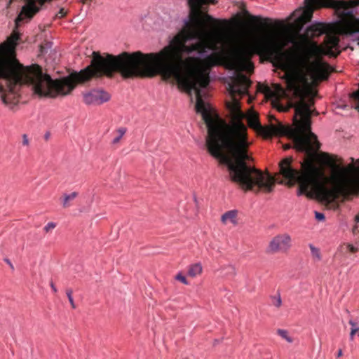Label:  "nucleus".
<instances>
[{
	"instance_id": "24",
	"label": "nucleus",
	"mask_w": 359,
	"mask_h": 359,
	"mask_svg": "<svg viewBox=\"0 0 359 359\" xmlns=\"http://www.w3.org/2000/svg\"><path fill=\"white\" fill-rule=\"evenodd\" d=\"M273 107H275L278 111L284 112L289 111L290 107H294V104H290L288 107H284L278 102H273Z\"/></svg>"
},
{
	"instance_id": "36",
	"label": "nucleus",
	"mask_w": 359,
	"mask_h": 359,
	"mask_svg": "<svg viewBox=\"0 0 359 359\" xmlns=\"http://www.w3.org/2000/svg\"><path fill=\"white\" fill-rule=\"evenodd\" d=\"M50 287L53 289V292H57V289L53 282L50 283Z\"/></svg>"
},
{
	"instance_id": "17",
	"label": "nucleus",
	"mask_w": 359,
	"mask_h": 359,
	"mask_svg": "<svg viewBox=\"0 0 359 359\" xmlns=\"http://www.w3.org/2000/svg\"><path fill=\"white\" fill-rule=\"evenodd\" d=\"M221 274L225 276H235L236 274V268L233 265H226L221 269Z\"/></svg>"
},
{
	"instance_id": "23",
	"label": "nucleus",
	"mask_w": 359,
	"mask_h": 359,
	"mask_svg": "<svg viewBox=\"0 0 359 359\" xmlns=\"http://www.w3.org/2000/svg\"><path fill=\"white\" fill-rule=\"evenodd\" d=\"M349 324L351 325V330L350 333L351 339H353L355 334L359 330V326L358 324L352 320H349Z\"/></svg>"
},
{
	"instance_id": "13",
	"label": "nucleus",
	"mask_w": 359,
	"mask_h": 359,
	"mask_svg": "<svg viewBox=\"0 0 359 359\" xmlns=\"http://www.w3.org/2000/svg\"><path fill=\"white\" fill-rule=\"evenodd\" d=\"M238 211L236 210H231L226 212L222 215L221 221L223 223H226L227 220H229L233 225L238 224L236 219Z\"/></svg>"
},
{
	"instance_id": "12",
	"label": "nucleus",
	"mask_w": 359,
	"mask_h": 359,
	"mask_svg": "<svg viewBox=\"0 0 359 359\" xmlns=\"http://www.w3.org/2000/svg\"><path fill=\"white\" fill-rule=\"evenodd\" d=\"M53 42L46 41L45 45H39V55H45L48 54L46 58V61H50L52 63H57L59 61L60 55L56 50L53 49Z\"/></svg>"
},
{
	"instance_id": "16",
	"label": "nucleus",
	"mask_w": 359,
	"mask_h": 359,
	"mask_svg": "<svg viewBox=\"0 0 359 359\" xmlns=\"http://www.w3.org/2000/svg\"><path fill=\"white\" fill-rule=\"evenodd\" d=\"M339 43V39L336 36H329L327 41V54L334 55L332 53V48H335L338 46Z\"/></svg>"
},
{
	"instance_id": "5",
	"label": "nucleus",
	"mask_w": 359,
	"mask_h": 359,
	"mask_svg": "<svg viewBox=\"0 0 359 359\" xmlns=\"http://www.w3.org/2000/svg\"><path fill=\"white\" fill-rule=\"evenodd\" d=\"M22 19V7L20 8L15 20V29L0 44V79L6 80L8 90V93L1 95V98L11 107L18 103L22 86V65L16 57V46L20 37L18 28Z\"/></svg>"
},
{
	"instance_id": "45",
	"label": "nucleus",
	"mask_w": 359,
	"mask_h": 359,
	"mask_svg": "<svg viewBox=\"0 0 359 359\" xmlns=\"http://www.w3.org/2000/svg\"><path fill=\"white\" fill-rule=\"evenodd\" d=\"M278 183L282 184H283V181L281 180V181L278 182Z\"/></svg>"
},
{
	"instance_id": "33",
	"label": "nucleus",
	"mask_w": 359,
	"mask_h": 359,
	"mask_svg": "<svg viewBox=\"0 0 359 359\" xmlns=\"http://www.w3.org/2000/svg\"><path fill=\"white\" fill-rule=\"evenodd\" d=\"M348 3L351 6H359V0H352Z\"/></svg>"
},
{
	"instance_id": "34",
	"label": "nucleus",
	"mask_w": 359,
	"mask_h": 359,
	"mask_svg": "<svg viewBox=\"0 0 359 359\" xmlns=\"http://www.w3.org/2000/svg\"><path fill=\"white\" fill-rule=\"evenodd\" d=\"M356 25L358 27V30L355 32V34H359V18L356 20ZM358 40V45L359 46V37L357 39Z\"/></svg>"
},
{
	"instance_id": "21",
	"label": "nucleus",
	"mask_w": 359,
	"mask_h": 359,
	"mask_svg": "<svg viewBox=\"0 0 359 359\" xmlns=\"http://www.w3.org/2000/svg\"><path fill=\"white\" fill-rule=\"evenodd\" d=\"M271 299L272 304L276 307H280L281 306V297L280 293H276L274 295L271 296Z\"/></svg>"
},
{
	"instance_id": "35",
	"label": "nucleus",
	"mask_w": 359,
	"mask_h": 359,
	"mask_svg": "<svg viewBox=\"0 0 359 359\" xmlns=\"http://www.w3.org/2000/svg\"><path fill=\"white\" fill-rule=\"evenodd\" d=\"M29 140L27 136L24 134V144H28Z\"/></svg>"
},
{
	"instance_id": "48",
	"label": "nucleus",
	"mask_w": 359,
	"mask_h": 359,
	"mask_svg": "<svg viewBox=\"0 0 359 359\" xmlns=\"http://www.w3.org/2000/svg\"><path fill=\"white\" fill-rule=\"evenodd\" d=\"M194 201L196 202V197L194 196Z\"/></svg>"
},
{
	"instance_id": "20",
	"label": "nucleus",
	"mask_w": 359,
	"mask_h": 359,
	"mask_svg": "<svg viewBox=\"0 0 359 359\" xmlns=\"http://www.w3.org/2000/svg\"><path fill=\"white\" fill-rule=\"evenodd\" d=\"M277 333L280 337L285 339L287 342L292 343L293 341V339L289 336L288 332L287 330L279 329L278 330Z\"/></svg>"
},
{
	"instance_id": "39",
	"label": "nucleus",
	"mask_w": 359,
	"mask_h": 359,
	"mask_svg": "<svg viewBox=\"0 0 359 359\" xmlns=\"http://www.w3.org/2000/svg\"><path fill=\"white\" fill-rule=\"evenodd\" d=\"M291 147L290 144H285L284 146V149H289Z\"/></svg>"
},
{
	"instance_id": "3",
	"label": "nucleus",
	"mask_w": 359,
	"mask_h": 359,
	"mask_svg": "<svg viewBox=\"0 0 359 359\" xmlns=\"http://www.w3.org/2000/svg\"><path fill=\"white\" fill-rule=\"evenodd\" d=\"M327 25L325 22L314 21L308 25L304 30V35L300 36L298 39L285 36H273L265 37L261 39L244 43L239 45L234 53V59L238 65L243 70L248 72H252L254 65L251 58L255 54L261 55L268 61L276 64V58L271 57L269 53L273 52V49L281 47L287 57L293 54L292 49H296L304 44V43L311 42L313 45H310L312 48V58L317 54L318 44L311 39L319 36L326 32Z\"/></svg>"
},
{
	"instance_id": "2",
	"label": "nucleus",
	"mask_w": 359,
	"mask_h": 359,
	"mask_svg": "<svg viewBox=\"0 0 359 359\" xmlns=\"http://www.w3.org/2000/svg\"><path fill=\"white\" fill-rule=\"evenodd\" d=\"M311 42L304 43L301 47L292 49L293 54L287 57L282 51L281 47L273 49L269 55L276 58L274 66L292 70L297 76L290 79L288 84L294 90L295 95L299 100L294 104L295 114L294 116V128L300 127L302 134L299 141L292 135L294 149L300 152L312 156L320 147L317 135L311 130V106L314 104V97L317 95L309 83V80L316 82L327 78V63L320 58L312 60Z\"/></svg>"
},
{
	"instance_id": "18",
	"label": "nucleus",
	"mask_w": 359,
	"mask_h": 359,
	"mask_svg": "<svg viewBox=\"0 0 359 359\" xmlns=\"http://www.w3.org/2000/svg\"><path fill=\"white\" fill-rule=\"evenodd\" d=\"M126 131H127V129L125 127H121V128H118L116 130L118 135L112 140L111 144H118L120 142L121 139L123 137V136L126 134Z\"/></svg>"
},
{
	"instance_id": "38",
	"label": "nucleus",
	"mask_w": 359,
	"mask_h": 359,
	"mask_svg": "<svg viewBox=\"0 0 359 359\" xmlns=\"http://www.w3.org/2000/svg\"><path fill=\"white\" fill-rule=\"evenodd\" d=\"M15 1H20V0H10L9 4L11 5L12 4L15 3Z\"/></svg>"
},
{
	"instance_id": "42",
	"label": "nucleus",
	"mask_w": 359,
	"mask_h": 359,
	"mask_svg": "<svg viewBox=\"0 0 359 359\" xmlns=\"http://www.w3.org/2000/svg\"><path fill=\"white\" fill-rule=\"evenodd\" d=\"M313 114L317 115V114H318V111H316V110H312L311 116H312Z\"/></svg>"
},
{
	"instance_id": "10",
	"label": "nucleus",
	"mask_w": 359,
	"mask_h": 359,
	"mask_svg": "<svg viewBox=\"0 0 359 359\" xmlns=\"http://www.w3.org/2000/svg\"><path fill=\"white\" fill-rule=\"evenodd\" d=\"M83 102L87 105H100L108 102L111 96L102 88H94L83 93Z\"/></svg>"
},
{
	"instance_id": "9",
	"label": "nucleus",
	"mask_w": 359,
	"mask_h": 359,
	"mask_svg": "<svg viewBox=\"0 0 359 359\" xmlns=\"http://www.w3.org/2000/svg\"><path fill=\"white\" fill-rule=\"evenodd\" d=\"M291 247V237L287 233L278 234L274 236L266 250L269 254H273L278 252H287Z\"/></svg>"
},
{
	"instance_id": "40",
	"label": "nucleus",
	"mask_w": 359,
	"mask_h": 359,
	"mask_svg": "<svg viewBox=\"0 0 359 359\" xmlns=\"http://www.w3.org/2000/svg\"><path fill=\"white\" fill-rule=\"evenodd\" d=\"M355 221L356 222H359V214L355 217Z\"/></svg>"
},
{
	"instance_id": "25",
	"label": "nucleus",
	"mask_w": 359,
	"mask_h": 359,
	"mask_svg": "<svg viewBox=\"0 0 359 359\" xmlns=\"http://www.w3.org/2000/svg\"><path fill=\"white\" fill-rule=\"evenodd\" d=\"M175 280H178V281H180L182 283H183L184 285H188L189 283L187 280V278L185 276H184L182 274V272H179L175 276Z\"/></svg>"
},
{
	"instance_id": "26",
	"label": "nucleus",
	"mask_w": 359,
	"mask_h": 359,
	"mask_svg": "<svg viewBox=\"0 0 359 359\" xmlns=\"http://www.w3.org/2000/svg\"><path fill=\"white\" fill-rule=\"evenodd\" d=\"M55 227H56V223H55L53 222H50L43 227V231L46 233H48L50 231L54 229Z\"/></svg>"
},
{
	"instance_id": "19",
	"label": "nucleus",
	"mask_w": 359,
	"mask_h": 359,
	"mask_svg": "<svg viewBox=\"0 0 359 359\" xmlns=\"http://www.w3.org/2000/svg\"><path fill=\"white\" fill-rule=\"evenodd\" d=\"M77 192H72L70 194H65L64 199L62 201V206L67 208L69 206L68 201L74 199L77 196Z\"/></svg>"
},
{
	"instance_id": "32",
	"label": "nucleus",
	"mask_w": 359,
	"mask_h": 359,
	"mask_svg": "<svg viewBox=\"0 0 359 359\" xmlns=\"http://www.w3.org/2000/svg\"><path fill=\"white\" fill-rule=\"evenodd\" d=\"M36 36H34L33 37H32L31 39H29V38H27L25 41H24V43L25 42H27V43H32V42H35L36 41Z\"/></svg>"
},
{
	"instance_id": "22",
	"label": "nucleus",
	"mask_w": 359,
	"mask_h": 359,
	"mask_svg": "<svg viewBox=\"0 0 359 359\" xmlns=\"http://www.w3.org/2000/svg\"><path fill=\"white\" fill-rule=\"evenodd\" d=\"M309 248L311 249L312 256L316 258L318 260H320L321 255L320 250L318 248H316L313 244H309Z\"/></svg>"
},
{
	"instance_id": "27",
	"label": "nucleus",
	"mask_w": 359,
	"mask_h": 359,
	"mask_svg": "<svg viewBox=\"0 0 359 359\" xmlns=\"http://www.w3.org/2000/svg\"><path fill=\"white\" fill-rule=\"evenodd\" d=\"M315 218L317 221L323 222L325 219V216L324 213L315 211Z\"/></svg>"
},
{
	"instance_id": "7",
	"label": "nucleus",
	"mask_w": 359,
	"mask_h": 359,
	"mask_svg": "<svg viewBox=\"0 0 359 359\" xmlns=\"http://www.w3.org/2000/svg\"><path fill=\"white\" fill-rule=\"evenodd\" d=\"M248 126L262 134L264 138H270L273 135H283L286 136L290 140H292V135L297 137L299 141L300 135L302 134V128H292L290 126L283 125L280 122L277 121V124H271L267 126H262L259 122L258 115L257 114H252L248 117Z\"/></svg>"
},
{
	"instance_id": "28",
	"label": "nucleus",
	"mask_w": 359,
	"mask_h": 359,
	"mask_svg": "<svg viewBox=\"0 0 359 359\" xmlns=\"http://www.w3.org/2000/svg\"><path fill=\"white\" fill-rule=\"evenodd\" d=\"M66 15V12L65 11L64 8H62L60 9V11L55 14V18H61L64 17Z\"/></svg>"
},
{
	"instance_id": "8",
	"label": "nucleus",
	"mask_w": 359,
	"mask_h": 359,
	"mask_svg": "<svg viewBox=\"0 0 359 359\" xmlns=\"http://www.w3.org/2000/svg\"><path fill=\"white\" fill-rule=\"evenodd\" d=\"M305 7L295 10L292 15L296 18L294 27L296 32L299 34L303 30L304 25L311 20L314 8L319 6H337V4H344L342 1H334L328 0H304Z\"/></svg>"
},
{
	"instance_id": "6",
	"label": "nucleus",
	"mask_w": 359,
	"mask_h": 359,
	"mask_svg": "<svg viewBox=\"0 0 359 359\" xmlns=\"http://www.w3.org/2000/svg\"><path fill=\"white\" fill-rule=\"evenodd\" d=\"M351 97L358 102L355 109L359 111V89L354 91ZM322 159L332 170L334 177L333 191L335 198L338 194L348 196L359 192V168L353 164L344 167L337 163L336 157L327 153H322Z\"/></svg>"
},
{
	"instance_id": "29",
	"label": "nucleus",
	"mask_w": 359,
	"mask_h": 359,
	"mask_svg": "<svg viewBox=\"0 0 359 359\" xmlns=\"http://www.w3.org/2000/svg\"><path fill=\"white\" fill-rule=\"evenodd\" d=\"M252 18L253 19H257V20H259L260 21H264L265 22H271V19L270 18H262L260 16H255V15H252L251 16Z\"/></svg>"
},
{
	"instance_id": "4",
	"label": "nucleus",
	"mask_w": 359,
	"mask_h": 359,
	"mask_svg": "<svg viewBox=\"0 0 359 359\" xmlns=\"http://www.w3.org/2000/svg\"><path fill=\"white\" fill-rule=\"evenodd\" d=\"M292 157L285 158L279 163L280 174L287 180V184L292 187L299 184L297 196L305 194L311 198L316 196L323 201L335 198V193L327 187V177L322 168L316 165L307 159L302 164L299 171L292 167Z\"/></svg>"
},
{
	"instance_id": "14",
	"label": "nucleus",
	"mask_w": 359,
	"mask_h": 359,
	"mask_svg": "<svg viewBox=\"0 0 359 359\" xmlns=\"http://www.w3.org/2000/svg\"><path fill=\"white\" fill-rule=\"evenodd\" d=\"M203 271V267L201 263H195L191 264L188 269L187 274L190 277H196V276L201 274Z\"/></svg>"
},
{
	"instance_id": "15",
	"label": "nucleus",
	"mask_w": 359,
	"mask_h": 359,
	"mask_svg": "<svg viewBox=\"0 0 359 359\" xmlns=\"http://www.w3.org/2000/svg\"><path fill=\"white\" fill-rule=\"evenodd\" d=\"M69 302L73 309L81 301V297L79 293H67Z\"/></svg>"
},
{
	"instance_id": "1",
	"label": "nucleus",
	"mask_w": 359,
	"mask_h": 359,
	"mask_svg": "<svg viewBox=\"0 0 359 359\" xmlns=\"http://www.w3.org/2000/svg\"><path fill=\"white\" fill-rule=\"evenodd\" d=\"M217 0H187L190 13L183 20L182 29L158 53L123 51L117 55L94 51V76L111 78L118 73L123 79L151 78L161 75L164 80L174 79L190 96L194 92L196 109L208 128L205 146L209 154L226 166L229 179L245 191H273L276 177L249 165L253 161L247 128L242 122L244 114L236 99L229 103L231 124L219 116L212 117L203 100V88L210 82L209 72L201 61L212 58L214 46L202 37L219 32L227 20L215 18L201 11L203 5Z\"/></svg>"
},
{
	"instance_id": "30",
	"label": "nucleus",
	"mask_w": 359,
	"mask_h": 359,
	"mask_svg": "<svg viewBox=\"0 0 359 359\" xmlns=\"http://www.w3.org/2000/svg\"><path fill=\"white\" fill-rule=\"evenodd\" d=\"M347 248L351 252H355L358 250V248L353 245L352 244H348Z\"/></svg>"
},
{
	"instance_id": "44",
	"label": "nucleus",
	"mask_w": 359,
	"mask_h": 359,
	"mask_svg": "<svg viewBox=\"0 0 359 359\" xmlns=\"http://www.w3.org/2000/svg\"><path fill=\"white\" fill-rule=\"evenodd\" d=\"M49 135H49V133H46V134L45 135V139L48 140V137H49Z\"/></svg>"
},
{
	"instance_id": "31",
	"label": "nucleus",
	"mask_w": 359,
	"mask_h": 359,
	"mask_svg": "<svg viewBox=\"0 0 359 359\" xmlns=\"http://www.w3.org/2000/svg\"><path fill=\"white\" fill-rule=\"evenodd\" d=\"M4 261L9 266V267L11 269V271H13L15 268H14L13 264L11 263V262L8 259H6V258L4 259Z\"/></svg>"
},
{
	"instance_id": "46",
	"label": "nucleus",
	"mask_w": 359,
	"mask_h": 359,
	"mask_svg": "<svg viewBox=\"0 0 359 359\" xmlns=\"http://www.w3.org/2000/svg\"><path fill=\"white\" fill-rule=\"evenodd\" d=\"M351 161H352V162H353V161H354V158H352V157L351 158Z\"/></svg>"
},
{
	"instance_id": "11",
	"label": "nucleus",
	"mask_w": 359,
	"mask_h": 359,
	"mask_svg": "<svg viewBox=\"0 0 359 359\" xmlns=\"http://www.w3.org/2000/svg\"><path fill=\"white\" fill-rule=\"evenodd\" d=\"M233 81L234 84L229 83L228 86V90L231 95L247 93L248 88L252 83L250 79L241 73L234 74Z\"/></svg>"
},
{
	"instance_id": "43",
	"label": "nucleus",
	"mask_w": 359,
	"mask_h": 359,
	"mask_svg": "<svg viewBox=\"0 0 359 359\" xmlns=\"http://www.w3.org/2000/svg\"><path fill=\"white\" fill-rule=\"evenodd\" d=\"M81 1L83 3V4H87L88 1H90L89 0H81Z\"/></svg>"
},
{
	"instance_id": "41",
	"label": "nucleus",
	"mask_w": 359,
	"mask_h": 359,
	"mask_svg": "<svg viewBox=\"0 0 359 359\" xmlns=\"http://www.w3.org/2000/svg\"><path fill=\"white\" fill-rule=\"evenodd\" d=\"M341 355H342V351H341V350H339V352H338V353H337V356H338V357H340V356H341Z\"/></svg>"
},
{
	"instance_id": "47",
	"label": "nucleus",
	"mask_w": 359,
	"mask_h": 359,
	"mask_svg": "<svg viewBox=\"0 0 359 359\" xmlns=\"http://www.w3.org/2000/svg\"><path fill=\"white\" fill-rule=\"evenodd\" d=\"M66 292H72V290H67Z\"/></svg>"
},
{
	"instance_id": "37",
	"label": "nucleus",
	"mask_w": 359,
	"mask_h": 359,
	"mask_svg": "<svg viewBox=\"0 0 359 359\" xmlns=\"http://www.w3.org/2000/svg\"><path fill=\"white\" fill-rule=\"evenodd\" d=\"M269 120H270L271 121L272 120H275V121H276V119L275 116H273V115H270V116H269Z\"/></svg>"
}]
</instances>
